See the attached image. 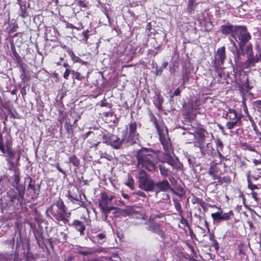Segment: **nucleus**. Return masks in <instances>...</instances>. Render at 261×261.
Instances as JSON below:
<instances>
[{
    "instance_id": "nucleus-42",
    "label": "nucleus",
    "mask_w": 261,
    "mask_h": 261,
    "mask_svg": "<svg viewBox=\"0 0 261 261\" xmlns=\"http://www.w3.org/2000/svg\"><path fill=\"white\" fill-rule=\"evenodd\" d=\"M73 75L74 76L75 79L78 80H82L83 79V76L81 75V73L79 72H75L74 70L72 71Z\"/></svg>"
},
{
    "instance_id": "nucleus-55",
    "label": "nucleus",
    "mask_w": 261,
    "mask_h": 261,
    "mask_svg": "<svg viewBox=\"0 0 261 261\" xmlns=\"http://www.w3.org/2000/svg\"><path fill=\"white\" fill-rule=\"evenodd\" d=\"M137 194L141 197H145L146 194L142 191H139L137 192Z\"/></svg>"
},
{
    "instance_id": "nucleus-52",
    "label": "nucleus",
    "mask_w": 261,
    "mask_h": 261,
    "mask_svg": "<svg viewBox=\"0 0 261 261\" xmlns=\"http://www.w3.org/2000/svg\"><path fill=\"white\" fill-rule=\"evenodd\" d=\"M68 198L70 199V200L72 202H73V200H75V201H79L77 196H76V197H74L73 196H72L70 194H68Z\"/></svg>"
},
{
    "instance_id": "nucleus-62",
    "label": "nucleus",
    "mask_w": 261,
    "mask_h": 261,
    "mask_svg": "<svg viewBox=\"0 0 261 261\" xmlns=\"http://www.w3.org/2000/svg\"><path fill=\"white\" fill-rule=\"evenodd\" d=\"M214 246L216 249L219 248L218 243L216 241H214Z\"/></svg>"
},
{
    "instance_id": "nucleus-56",
    "label": "nucleus",
    "mask_w": 261,
    "mask_h": 261,
    "mask_svg": "<svg viewBox=\"0 0 261 261\" xmlns=\"http://www.w3.org/2000/svg\"><path fill=\"white\" fill-rule=\"evenodd\" d=\"M253 163H254V165H257L258 164H261V160H257L256 159H253Z\"/></svg>"
},
{
    "instance_id": "nucleus-7",
    "label": "nucleus",
    "mask_w": 261,
    "mask_h": 261,
    "mask_svg": "<svg viewBox=\"0 0 261 261\" xmlns=\"http://www.w3.org/2000/svg\"><path fill=\"white\" fill-rule=\"evenodd\" d=\"M171 189V187L169 181L166 179L155 182L153 181V185L151 191H154L157 195L160 192H166Z\"/></svg>"
},
{
    "instance_id": "nucleus-21",
    "label": "nucleus",
    "mask_w": 261,
    "mask_h": 261,
    "mask_svg": "<svg viewBox=\"0 0 261 261\" xmlns=\"http://www.w3.org/2000/svg\"><path fill=\"white\" fill-rule=\"evenodd\" d=\"M225 47L222 46L217 50L216 55V60L220 61L221 64L223 65L226 58Z\"/></svg>"
},
{
    "instance_id": "nucleus-60",
    "label": "nucleus",
    "mask_w": 261,
    "mask_h": 261,
    "mask_svg": "<svg viewBox=\"0 0 261 261\" xmlns=\"http://www.w3.org/2000/svg\"><path fill=\"white\" fill-rule=\"evenodd\" d=\"M221 150H220L219 149H217V152H218V155H219V156L220 159L221 158H223L224 156L222 155V154H221Z\"/></svg>"
},
{
    "instance_id": "nucleus-22",
    "label": "nucleus",
    "mask_w": 261,
    "mask_h": 261,
    "mask_svg": "<svg viewBox=\"0 0 261 261\" xmlns=\"http://www.w3.org/2000/svg\"><path fill=\"white\" fill-rule=\"evenodd\" d=\"M226 118L230 120H237L238 119L241 120V116L238 115L234 109H229L226 114Z\"/></svg>"
},
{
    "instance_id": "nucleus-1",
    "label": "nucleus",
    "mask_w": 261,
    "mask_h": 261,
    "mask_svg": "<svg viewBox=\"0 0 261 261\" xmlns=\"http://www.w3.org/2000/svg\"><path fill=\"white\" fill-rule=\"evenodd\" d=\"M160 150L151 148L142 147L137 150L136 154L137 167L140 170H146L149 172L156 171L157 164L160 161Z\"/></svg>"
},
{
    "instance_id": "nucleus-46",
    "label": "nucleus",
    "mask_w": 261,
    "mask_h": 261,
    "mask_svg": "<svg viewBox=\"0 0 261 261\" xmlns=\"http://www.w3.org/2000/svg\"><path fill=\"white\" fill-rule=\"evenodd\" d=\"M89 31L87 30L86 31L83 32L82 35L84 36L83 40L86 42L89 38L88 35Z\"/></svg>"
},
{
    "instance_id": "nucleus-51",
    "label": "nucleus",
    "mask_w": 261,
    "mask_h": 261,
    "mask_svg": "<svg viewBox=\"0 0 261 261\" xmlns=\"http://www.w3.org/2000/svg\"><path fill=\"white\" fill-rule=\"evenodd\" d=\"M252 197L256 201H257L258 200V198H257V194L256 192L252 191L251 192Z\"/></svg>"
},
{
    "instance_id": "nucleus-14",
    "label": "nucleus",
    "mask_w": 261,
    "mask_h": 261,
    "mask_svg": "<svg viewBox=\"0 0 261 261\" xmlns=\"http://www.w3.org/2000/svg\"><path fill=\"white\" fill-rule=\"evenodd\" d=\"M238 25H232L230 23H227L221 27V31L223 34L231 35L233 37L236 30Z\"/></svg>"
},
{
    "instance_id": "nucleus-26",
    "label": "nucleus",
    "mask_w": 261,
    "mask_h": 261,
    "mask_svg": "<svg viewBox=\"0 0 261 261\" xmlns=\"http://www.w3.org/2000/svg\"><path fill=\"white\" fill-rule=\"evenodd\" d=\"M197 5L196 0H188L187 11L190 14L194 13L195 8Z\"/></svg>"
},
{
    "instance_id": "nucleus-3",
    "label": "nucleus",
    "mask_w": 261,
    "mask_h": 261,
    "mask_svg": "<svg viewBox=\"0 0 261 261\" xmlns=\"http://www.w3.org/2000/svg\"><path fill=\"white\" fill-rule=\"evenodd\" d=\"M138 178L140 188L147 192L152 191L154 181L145 170H139Z\"/></svg>"
},
{
    "instance_id": "nucleus-41",
    "label": "nucleus",
    "mask_w": 261,
    "mask_h": 261,
    "mask_svg": "<svg viewBox=\"0 0 261 261\" xmlns=\"http://www.w3.org/2000/svg\"><path fill=\"white\" fill-rule=\"evenodd\" d=\"M59 236H61V237H62V238L61 239L62 242H67V238H68V236H67V233H65L64 231H61L59 233Z\"/></svg>"
},
{
    "instance_id": "nucleus-28",
    "label": "nucleus",
    "mask_w": 261,
    "mask_h": 261,
    "mask_svg": "<svg viewBox=\"0 0 261 261\" xmlns=\"http://www.w3.org/2000/svg\"><path fill=\"white\" fill-rule=\"evenodd\" d=\"M199 148L200 151L202 156H205L206 154L208 153L209 151V143H205L201 146L198 147Z\"/></svg>"
},
{
    "instance_id": "nucleus-39",
    "label": "nucleus",
    "mask_w": 261,
    "mask_h": 261,
    "mask_svg": "<svg viewBox=\"0 0 261 261\" xmlns=\"http://www.w3.org/2000/svg\"><path fill=\"white\" fill-rule=\"evenodd\" d=\"M216 144L217 149H219L220 150H223V143L219 139H218L216 140Z\"/></svg>"
},
{
    "instance_id": "nucleus-2",
    "label": "nucleus",
    "mask_w": 261,
    "mask_h": 261,
    "mask_svg": "<svg viewBox=\"0 0 261 261\" xmlns=\"http://www.w3.org/2000/svg\"><path fill=\"white\" fill-rule=\"evenodd\" d=\"M46 214L48 217L52 216L57 222L62 221L64 224L68 222V219L71 215L70 212H68L67 207L61 199H59L47 208Z\"/></svg>"
},
{
    "instance_id": "nucleus-23",
    "label": "nucleus",
    "mask_w": 261,
    "mask_h": 261,
    "mask_svg": "<svg viewBox=\"0 0 261 261\" xmlns=\"http://www.w3.org/2000/svg\"><path fill=\"white\" fill-rule=\"evenodd\" d=\"M108 199V194L105 192L102 193L99 202V208L109 206V205L111 204V202Z\"/></svg>"
},
{
    "instance_id": "nucleus-47",
    "label": "nucleus",
    "mask_w": 261,
    "mask_h": 261,
    "mask_svg": "<svg viewBox=\"0 0 261 261\" xmlns=\"http://www.w3.org/2000/svg\"><path fill=\"white\" fill-rule=\"evenodd\" d=\"M246 53L247 55H249V54H252V46L250 45H248L246 47Z\"/></svg>"
},
{
    "instance_id": "nucleus-30",
    "label": "nucleus",
    "mask_w": 261,
    "mask_h": 261,
    "mask_svg": "<svg viewBox=\"0 0 261 261\" xmlns=\"http://www.w3.org/2000/svg\"><path fill=\"white\" fill-rule=\"evenodd\" d=\"M10 170L15 171L19 170L17 167V164L13 161V160L6 159Z\"/></svg>"
},
{
    "instance_id": "nucleus-8",
    "label": "nucleus",
    "mask_w": 261,
    "mask_h": 261,
    "mask_svg": "<svg viewBox=\"0 0 261 261\" xmlns=\"http://www.w3.org/2000/svg\"><path fill=\"white\" fill-rule=\"evenodd\" d=\"M156 127L159 133L160 141L163 145L164 150L167 154V155H170V153L172 151V148L170 139L168 136H166L161 132L159 127L156 125Z\"/></svg>"
},
{
    "instance_id": "nucleus-29",
    "label": "nucleus",
    "mask_w": 261,
    "mask_h": 261,
    "mask_svg": "<svg viewBox=\"0 0 261 261\" xmlns=\"http://www.w3.org/2000/svg\"><path fill=\"white\" fill-rule=\"evenodd\" d=\"M233 44L236 48V49H237L236 56H237L238 60H239L240 59V57L241 56H242V55L244 56L245 54V52L244 49V47L245 45L239 44V49H238L237 48L236 44L234 43Z\"/></svg>"
},
{
    "instance_id": "nucleus-64",
    "label": "nucleus",
    "mask_w": 261,
    "mask_h": 261,
    "mask_svg": "<svg viewBox=\"0 0 261 261\" xmlns=\"http://www.w3.org/2000/svg\"><path fill=\"white\" fill-rule=\"evenodd\" d=\"M258 58H259V60L260 61H261V48L260 49L259 51V57H258Z\"/></svg>"
},
{
    "instance_id": "nucleus-59",
    "label": "nucleus",
    "mask_w": 261,
    "mask_h": 261,
    "mask_svg": "<svg viewBox=\"0 0 261 261\" xmlns=\"http://www.w3.org/2000/svg\"><path fill=\"white\" fill-rule=\"evenodd\" d=\"M80 118V116H76L75 118L74 119L72 125H74L76 123V122L79 120V119Z\"/></svg>"
},
{
    "instance_id": "nucleus-34",
    "label": "nucleus",
    "mask_w": 261,
    "mask_h": 261,
    "mask_svg": "<svg viewBox=\"0 0 261 261\" xmlns=\"http://www.w3.org/2000/svg\"><path fill=\"white\" fill-rule=\"evenodd\" d=\"M14 182L15 184V187H18L17 185H18L19 181H20V177H19V170H16L15 171H14Z\"/></svg>"
},
{
    "instance_id": "nucleus-10",
    "label": "nucleus",
    "mask_w": 261,
    "mask_h": 261,
    "mask_svg": "<svg viewBox=\"0 0 261 261\" xmlns=\"http://www.w3.org/2000/svg\"><path fill=\"white\" fill-rule=\"evenodd\" d=\"M101 132L98 129L95 130V132L89 131L85 133L84 135V139L87 138L88 137L91 136L93 137L92 141L89 142L90 144V147H97V145L100 143L99 137L101 135Z\"/></svg>"
},
{
    "instance_id": "nucleus-49",
    "label": "nucleus",
    "mask_w": 261,
    "mask_h": 261,
    "mask_svg": "<svg viewBox=\"0 0 261 261\" xmlns=\"http://www.w3.org/2000/svg\"><path fill=\"white\" fill-rule=\"evenodd\" d=\"M77 5L80 7H83V8H86L87 7L86 4H85V3L83 1H77Z\"/></svg>"
},
{
    "instance_id": "nucleus-50",
    "label": "nucleus",
    "mask_w": 261,
    "mask_h": 261,
    "mask_svg": "<svg viewBox=\"0 0 261 261\" xmlns=\"http://www.w3.org/2000/svg\"><path fill=\"white\" fill-rule=\"evenodd\" d=\"M55 167L59 172L63 173V174H65V172L62 168H60L59 163L56 164L55 165Z\"/></svg>"
},
{
    "instance_id": "nucleus-11",
    "label": "nucleus",
    "mask_w": 261,
    "mask_h": 261,
    "mask_svg": "<svg viewBox=\"0 0 261 261\" xmlns=\"http://www.w3.org/2000/svg\"><path fill=\"white\" fill-rule=\"evenodd\" d=\"M137 209V207L134 206H127L124 210L123 212L125 216L137 219H143V215Z\"/></svg>"
},
{
    "instance_id": "nucleus-58",
    "label": "nucleus",
    "mask_w": 261,
    "mask_h": 261,
    "mask_svg": "<svg viewBox=\"0 0 261 261\" xmlns=\"http://www.w3.org/2000/svg\"><path fill=\"white\" fill-rule=\"evenodd\" d=\"M66 28H70V29H73L75 28V27L72 24L70 23H67L66 24Z\"/></svg>"
},
{
    "instance_id": "nucleus-54",
    "label": "nucleus",
    "mask_w": 261,
    "mask_h": 261,
    "mask_svg": "<svg viewBox=\"0 0 261 261\" xmlns=\"http://www.w3.org/2000/svg\"><path fill=\"white\" fill-rule=\"evenodd\" d=\"M180 93V90L179 88H177L174 92L173 96H178Z\"/></svg>"
},
{
    "instance_id": "nucleus-24",
    "label": "nucleus",
    "mask_w": 261,
    "mask_h": 261,
    "mask_svg": "<svg viewBox=\"0 0 261 261\" xmlns=\"http://www.w3.org/2000/svg\"><path fill=\"white\" fill-rule=\"evenodd\" d=\"M72 225L77 231H79L80 232L81 235H83L84 234L85 230V226L82 221L77 220H74Z\"/></svg>"
},
{
    "instance_id": "nucleus-9",
    "label": "nucleus",
    "mask_w": 261,
    "mask_h": 261,
    "mask_svg": "<svg viewBox=\"0 0 261 261\" xmlns=\"http://www.w3.org/2000/svg\"><path fill=\"white\" fill-rule=\"evenodd\" d=\"M16 188V190L14 189H11L9 190L7 193L6 196H4L2 200L5 201V203L7 205H11L14 201L16 199L19 194L20 191L18 189V187Z\"/></svg>"
},
{
    "instance_id": "nucleus-38",
    "label": "nucleus",
    "mask_w": 261,
    "mask_h": 261,
    "mask_svg": "<svg viewBox=\"0 0 261 261\" xmlns=\"http://www.w3.org/2000/svg\"><path fill=\"white\" fill-rule=\"evenodd\" d=\"M79 254L83 255H88L94 254V252L93 249L90 248L85 251H80Z\"/></svg>"
},
{
    "instance_id": "nucleus-17",
    "label": "nucleus",
    "mask_w": 261,
    "mask_h": 261,
    "mask_svg": "<svg viewBox=\"0 0 261 261\" xmlns=\"http://www.w3.org/2000/svg\"><path fill=\"white\" fill-rule=\"evenodd\" d=\"M147 229L152 232L158 234L161 237H164V231L161 228V225L159 224H152L147 227Z\"/></svg>"
},
{
    "instance_id": "nucleus-13",
    "label": "nucleus",
    "mask_w": 261,
    "mask_h": 261,
    "mask_svg": "<svg viewBox=\"0 0 261 261\" xmlns=\"http://www.w3.org/2000/svg\"><path fill=\"white\" fill-rule=\"evenodd\" d=\"M125 132L124 133V136L122 139H120L114 135H111V139H110L109 145L111 146L114 149H119L125 140Z\"/></svg>"
},
{
    "instance_id": "nucleus-31",
    "label": "nucleus",
    "mask_w": 261,
    "mask_h": 261,
    "mask_svg": "<svg viewBox=\"0 0 261 261\" xmlns=\"http://www.w3.org/2000/svg\"><path fill=\"white\" fill-rule=\"evenodd\" d=\"M20 72L21 75L20 77L22 80H24L27 79V75H28V70H27L26 68L23 66V65H21L20 67Z\"/></svg>"
},
{
    "instance_id": "nucleus-19",
    "label": "nucleus",
    "mask_w": 261,
    "mask_h": 261,
    "mask_svg": "<svg viewBox=\"0 0 261 261\" xmlns=\"http://www.w3.org/2000/svg\"><path fill=\"white\" fill-rule=\"evenodd\" d=\"M196 141L194 142V146L198 147L205 144V138L204 133L202 132H198L195 137Z\"/></svg>"
},
{
    "instance_id": "nucleus-15",
    "label": "nucleus",
    "mask_w": 261,
    "mask_h": 261,
    "mask_svg": "<svg viewBox=\"0 0 261 261\" xmlns=\"http://www.w3.org/2000/svg\"><path fill=\"white\" fill-rule=\"evenodd\" d=\"M247 57V59L244 63V66L246 68L254 67L255 64L259 61V58L254 57L252 54H249Z\"/></svg>"
},
{
    "instance_id": "nucleus-27",
    "label": "nucleus",
    "mask_w": 261,
    "mask_h": 261,
    "mask_svg": "<svg viewBox=\"0 0 261 261\" xmlns=\"http://www.w3.org/2000/svg\"><path fill=\"white\" fill-rule=\"evenodd\" d=\"M241 124L242 120L239 118L237 120H232V121L227 122L226 126L228 129H232L235 126H240Z\"/></svg>"
},
{
    "instance_id": "nucleus-36",
    "label": "nucleus",
    "mask_w": 261,
    "mask_h": 261,
    "mask_svg": "<svg viewBox=\"0 0 261 261\" xmlns=\"http://www.w3.org/2000/svg\"><path fill=\"white\" fill-rule=\"evenodd\" d=\"M6 149H12V141L11 140V138L10 137L8 138H6V141L5 143Z\"/></svg>"
},
{
    "instance_id": "nucleus-44",
    "label": "nucleus",
    "mask_w": 261,
    "mask_h": 261,
    "mask_svg": "<svg viewBox=\"0 0 261 261\" xmlns=\"http://www.w3.org/2000/svg\"><path fill=\"white\" fill-rule=\"evenodd\" d=\"M72 70H71L70 69H68V68H67L65 70V71L64 72V74H63V77L66 79V80H68V77H69V74L72 73Z\"/></svg>"
},
{
    "instance_id": "nucleus-57",
    "label": "nucleus",
    "mask_w": 261,
    "mask_h": 261,
    "mask_svg": "<svg viewBox=\"0 0 261 261\" xmlns=\"http://www.w3.org/2000/svg\"><path fill=\"white\" fill-rule=\"evenodd\" d=\"M115 198V196L112 195H108V200H109L111 202L112 200Z\"/></svg>"
},
{
    "instance_id": "nucleus-12",
    "label": "nucleus",
    "mask_w": 261,
    "mask_h": 261,
    "mask_svg": "<svg viewBox=\"0 0 261 261\" xmlns=\"http://www.w3.org/2000/svg\"><path fill=\"white\" fill-rule=\"evenodd\" d=\"M233 214L232 211H230L228 213H223L222 212H217L215 213H212L211 216L213 220L217 222H220L221 221H225L229 219L231 215Z\"/></svg>"
},
{
    "instance_id": "nucleus-45",
    "label": "nucleus",
    "mask_w": 261,
    "mask_h": 261,
    "mask_svg": "<svg viewBox=\"0 0 261 261\" xmlns=\"http://www.w3.org/2000/svg\"><path fill=\"white\" fill-rule=\"evenodd\" d=\"M94 254L97 253L106 252V249L102 247H100L96 249H93Z\"/></svg>"
},
{
    "instance_id": "nucleus-25",
    "label": "nucleus",
    "mask_w": 261,
    "mask_h": 261,
    "mask_svg": "<svg viewBox=\"0 0 261 261\" xmlns=\"http://www.w3.org/2000/svg\"><path fill=\"white\" fill-rule=\"evenodd\" d=\"M117 208L115 206H109L105 207L100 208V211L105 214L103 220L107 221L109 214L110 213L111 211Z\"/></svg>"
},
{
    "instance_id": "nucleus-4",
    "label": "nucleus",
    "mask_w": 261,
    "mask_h": 261,
    "mask_svg": "<svg viewBox=\"0 0 261 261\" xmlns=\"http://www.w3.org/2000/svg\"><path fill=\"white\" fill-rule=\"evenodd\" d=\"M159 162H161V164L158 166L160 174L163 178L169 177L172 174V172L165 165L164 163H167L173 168H175L177 161L171 155H167L164 159L162 161L160 160Z\"/></svg>"
},
{
    "instance_id": "nucleus-35",
    "label": "nucleus",
    "mask_w": 261,
    "mask_h": 261,
    "mask_svg": "<svg viewBox=\"0 0 261 261\" xmlns=\"http://www.w3.org/2000/svg\"><path fill=\"white\" fill-rule=\"evenodd\" d=\"M247 182H248V188L249 189L251 190L252 191H253L255 189H258V187L256 185L252 184L251 179L249 177V174H248V177H247Z\"/></svg>"
},
{
    "instance_id": "nucleus-16",
    "label": "nucleus",
    "mask_w": 261,
    "mask_h": 261,
    "mask_svg": "<svg viewBox=\"0 0 261 261\" xmlns=\"http://www.w3.org/2000/svg\"><path fill=\"white\" fill-rule=\"evenodd\" d=\"M31 190L30 192H32V198H36L37 196L39 194L40 191V186L32 184V180L31 179L30 183L28 186V190Z\"/></svg>"
},
{
    "instance_id": "nucleus-53",
    "label": "nucleus",
    "mask_w": 261,
    "mask_h": 261,
    "mask_svg": "<svg viewBox=\"0 0 261 261\" xmlns=\"http://www.w3.org/2000/svg\"><path fill=\"white\" fill-rule=\"evenodd\" d=\"M97 237L99 240H102L106 238V235L103 233H100L97 234Z\"/></svg>"
},
{
    "instance_id": "nucleus-43",
    "label": "nucleus",
    "mask_w": 261,
    "mask_h": 261,
    "mask_svg": "<svg viewBox=\"0 0 261 261\" xmlns=\"http://www.w3.org/2000/svg\"><path fill=\"white\" fill-rule=\"evenodd\" d=\"M243 146L245 147V149H246L250 151H253V152L256 151L255 149L253 147L251 146L250 145L247 144V143H244L243 144Z\"/></svg>"
},
{
    "instance_id": "nucleus-33",
    "label": "nucleus",
    "mask_w": 261,
    "mask_h": 261,
    "mask_svg": "<svg viewBox=\"0 0 261 261\" xmlns=\"http://www.w3.org/2000/svg\"><path fill=\"white\" fill-rule=\"evenodd\" d=\"M69 160V162L76 167H78L80 164V160L75 155L70 156Z\"/></svg>"
},
{
    "instance_id": "nucleus-48",
    "label": "nucleus",
    "mask_w": 261,
    "mask_h": 261,
    "mask_svg": "<svg viewBox=\"0 0 261 261\" xmlns=\"http://www.w3.org/2000/svg\"><path fill=\"white\" fill-rule=\"evenodd\" d=\"M175 207L176 210L179 213H181L182 211L179 203H176L175 204Z\"/></svg>"
},
{
    "instance_id": "nucleus-61",
    "label": "nucleus",
    "mask_w": 261,
    "mask_h": 261,
    "mask_svg": "<svg viewBox=\"0 0 261 261\" xmlns=\"http://www.w3.org/2000/svg\"><path fill=\"white\" fill-rule=\"evenodd\" d=\"M256 102L258 108H261V100H257Z\"/></svg>"
},
{
    "instance_id": "nucleus-18",
    "label": "nucleus",
    "mask_w": 261,
    "mask_h": 261,
    "mask_svg": "<svg viewBox=\"0 0 261 261\" xmlns=\"http://www.w3.org/2000/svg\"><path fill=\"white\" fill-rule=\"evenodd\" d=\"M218 172L216 166L212 165L210 168L208 173L209 175L212 176L214 180H217L219 184H221V178L219 175H217Z\"/></svg>"
},
{
    "instance_id": "nucleus-20",
    "label": "nucleus",
    "mask_w": 261,
    "mask_h": 261,
    "mask_svg": "<svg viewBox=\"0 0 261 261\" xmlns=\"http://www.w3.org/2000/svg\"><path fill=\"white\" fill-rule=\"evenodd\" d=\"M10 178L8 175H4L0 177L1 191H4L9 186L10 183Z\"/></svg>"
},
{
    "instance_id": "nucleus-32",
    "label": "nucleus",
    "mask_w": 261,
    "mask_h": 261,
    "mask_svg": "<svg viewBox=\"0 0 261 261\" xmlns=\"http://www.w3.org/2000/svg\"><path fill=\"white\" fill-rule=\"evenodd\" d=\"M12 257V254L8 253H0V261H10Z\"/></svg>"
},
{
    "instance_id": "nucleus-6",
    "label": "nucleus",
    "mask_w": 261,
    "mask_h": 261,
    "mask_svg": "<svg viewBox=\"0 0 261 261\" xmlns=\"http://www.w3.org/2000/svg\"><path fill=\"white\" fill-rule=\"evenodd\" d=\"M129 133L126 143L127 145H132L137 143L139 141V134L137 133V123L135 121H131L129 124Z\"/></svg>"
},
{
    "instance_id": "nucleus-63",
    "label": "nucleus",
    "mask_w": 261,
    "mask_h": 261,
    "mask_svg": "<svg viewBox=\"0 0 261 261\" xmlns=\"http://www.w3.org/2000/svg\"><path fill=\"white\" fill-rule=\"evenodd\" d=\"M122 196L125 199H128L129 198V196L127 194L123 193Z\"/></svg>"
},
{
    "instance_id": "nucleus-40",
    "label": "nucleus",
    "mask_w": 261,
    "mask_h": 261,
    "mask_svg": "<svg viewBox=\"0 0 261 261\" xmlns=\"http://www.w3.org/2000/svg\"><path fill=\"white\" fill-rule=\"evenodd\" d=\"M69 54L73 61L75 62H80V61L81 60V59L78 57H76L73 51H71Z\"/></svg>"
},
{
    "instance_id": "nucleus-37",
    "label": "nucleus",
    "mask_w": 261,
    "mask_h": 261,
    "mask_svg": "<svg viewBox=\"0 0 261 261\" xmlns=\"http://www.w3.org/2000/svg\"><path fill=\"white\" fill-rule=\"evenodd\" d=\"M111 139V135L109 136L107 135H103L102 136V140L103 143H106L109 145L110 139Z\"/></svg>"
},
{
    "instance_id": "nucleus-5",
    "label": "nucleus",
    "mask_w": 261,
    "mask_h": 261,
    "mask_svg": "<svg viewBox=\"0 0 261 261\" xmlns=\"http://www.w3.org/2000/svg\"><path fill=\"white\" fill-rule=\"evenodd\" d=\"M233 38L239 44L245 45L250 39L251 36L245 26L238 25Z\"/></svg>"
}]
</instances>
